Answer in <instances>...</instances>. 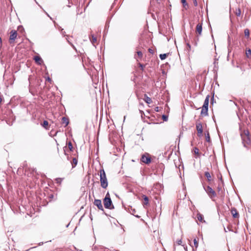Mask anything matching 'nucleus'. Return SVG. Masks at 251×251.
<instances>
[{
    "label": "nucleus",
    "mask_w": 251,
    "mask_h": 251,
    "mask_svg": "<svg viewBox=\"0 0 251 251\" xmlns=\"http://www.w3.org/2000/svg\"><path fill=\"white\" fill-rule=\"evenodd\" d=\"M240 135L244 146L249 145L251 143V135L248 129L241 130Z\"/></svg>",
    "instance_id": "f257e3e1"
},
{
    "label": "nucleus",
    "mask_w": 251,
    "mask_h": 251,
    "mask_svg": "<svg viewBox=\"0 0 251 251\" xmlns=\"http://www.w3.org/2000/svg\"><path fill=\"white\" fill-rule=\"evenodd\" d=\"M100 186L104 189H106L108 186V181L106 177V174L103 169L100 170Z\"/></svg>",
    "instance_id": "f03ea898"
},
{
    "label": "nucleus",
    "mask_w": 251,
    "mask_h": 251,
    "mask_svg": "<svg viewBox=\"0 0 251 251\" xmlns=\"http://www.w3.org/2000/svg\"><path fill=\"white\" fill-rule=\"evenodd\" d=\"M103 204L105 208L109 209H112L114 208V206L112 204L110 194L108 192L106 194V196L103 199Z\"/></svg>",
    "instance_id": "7ed1b4c3"
},
{
    "label": "nucleus",
    "mask_w": 251,
    "mask_h": 251,
    "mask_svg": "<svg viewBox=\"0 0 251 251\" xmlns=\"http://www.w3.org/2000/svg\"><path fill=\"white\" fill-rule=\"evenodd\" d=\"M209 96L208 95L206 97L203 105L202 107L201 111V116H206L208 115V105H209Z\"/></svg>",
    "instance_id": "20e7f679"
},
{
    "label": "nucleus",
    "mask_w": 251,
    "mask_h": 251,
    "mask_svg": "<svg viewBox=\"0 0 251 251\" xmlns=\"http://www.w3.org/2000/svg\"><path fill=\"white\" fill-rule=\"evenodd\" d=\"M9 43L10 44H13L15 42V39L17 37V32L15 30H12L10 33Z\"/></svg>",
    "instance_id": "39448f33"
},
{
    "label": "nucleus",
    "mask_w": 251,
    "mask_h": 251,
    "mask_svg": "<svg viewBox=\"0 0 251 251\" xmlns=\"http://www.w3.org/2000/svg\"><path fill=\"white\" fill-rule=\"evenodd\" d=\"M205 190L211 198H214L216 196L215 191L210 186H208L205 188Z\"/></svg>",
    "instance_id": "423d86ee"
},
{
    "label": "nucleus",
    "mask_w": 251,
    "mask_h": 251,
    "mask_svg": "<svg viewBox=\"0 0 251 251\" xmlns=\"http://www.w3.org/2000/svg\"><path fill=\"white\" fill-rule=\"evenodd\" d=\"M196 129L197 130V135L199 137H201L202 135L203 129L202 124L199 121L196 122Z\"/></svg>",
    "instance_id": "0eeeda50"
},
{
    "label": "nucleus",
    "mask_w": 251,
    "mask_h": 251,
    "mask_svg": "<svg viewBox=\"0 0 251 251\" xmlns=\"http://www.w3.org/2000/svg\"><path fill=\"white\" fill-rule=\"evenodd\" d=\"M141 160L142 162L148 164L151 162V157L149 153L142 155Z\"/></svg>",
    "instance_id": "6e6552de"
},
{
    "label": "nucleus",
    "mask_w": 251,
    "mask_h": 251,
    "mask_svg": "<svg viewBox=\"0 0 251 251\" xmlns=\"http://www.w3.org/2000/svg\"><path fill=\"white\" fill-rule=\"evenodd\" d=\"M202 30V23H199L196 27V34L197 37L201 35Z\"/></svg>",
    "instance_id": "1a4fd4ad"
},
{
    "label": "nucleus",
    "mask_w": 251,
    "mask_h": 251,
    "mask_svg": "<svg viewBox=\"0 0 251 251\" xmlns=\"http://www.w3.org/2000/svg\"><path fill=\"white\" fill-rule=\"evenodd\" d=\"M94 204L96 205L99 210L104 211L101 201L100 200L95 199L94 201Z\"/></svg>",
    "instance_id": "9d476101"
},
{
    "label": "nucleus",
    "mask_w": 251,
    "mask_h": 251,
    "mask_svg": "<svg viewBox=\"0 0 251 251\" xmlns=\"http://www.w3.org/2000/svg\"><path fill=\"white\" fill-rule=\"evenodd\" d=\"M231 213L234 218H238L239 217V213L235 208H232L231 209Z\"/></svg>",
    "instance_id": "9b49d317"
},
{
    "label": "nucleus",
    "mask_w": 251,
    "mask_h": 251,
    "mask_svg": "<svg viewBox=\"0 0 251 251\" xmlns=\"http://www.w3.org/2000/svg\"><path fill=\"white\" fill-rule=\"evenodd\" d=\"M196 216H197V218L198 220L200 222H201V223H205V221L204 220L203 216L200 213H197Z\"/></svg>",
    "instance_id": "f8f14e48"
},
{
    "label": "nucleus",
    "mask_w": 251,
    "mask_h": 251,
    "mask_svg": "<svg viewBox=\"0 0 251 251\" xmlns=\"http://www.w3.org/2000/svg\"><path fill=\"white\" fill-rule=\"evenodd\" d=\"M35 62L38 65H41L43 63V61L39 56H35L34 57Z\"/></svg>",
    "instance_id": "ddd939ff"
},
{
    "label": "nucleus",
    "mask_w": 251,
    "mask_h": 251,
    "mask_svg": "<svg viewBox=\"0 0 251 251\" xmlns=\"http://www.w3.org/2000/svg\"><path fill=\"white\" fill-rule=\"evenodd\" d=\"M142 197L143 200V204L145 207V205H148L149 204V200L148 197L146 195H143Z\"/></svg>",
    "instance_id": "4468645a"
},
{
    "label": "nucleus",
    "mask_w": 251,
    "mask_h": 251,
    "mask_svg": "<svg viewBox=\"0 0 251 251\" xmlns=\"http://www.w3.org/2000/svg\"><path fill=\"white\" fill-rule=\"evenodd\" d=\"M90 39L92 42V43L95 45V44H97V37H95L93 34H91L90 37Z\"/></svg>",
    "instance_id": "2eb2a0df"
},
{
    "label": "nucleus",
    "mask_w": 251,
    "mask_h": 251,
    "mask_svg": "<svg viewBox=\"0 0 251 251\" xmlns=\"http://www.w3.org/2000/svg\"><path fill=\"white\" fill-rule=\"evenodd\" d=\"M143 99H144V101L148 104H150L152 102L151 99L150 97H149L146 94H144V97Z\"/></svg>",
    "instance_id": "dca6fc26"
},
{
    "label": "nucleus",
    "mask_w": 251,
    "mask_h": 251,
    "mask_svg": "<svg viewBox=\"0 0 251 251\" xmlns=\"http://www.w3.org/2000/svg\"><path fill=\"white\" fill-rule=\"evenodd\" d=\"M62 124H64L65 125V126H67L69 123V119L68 118L65 117H63L62 118Z\"/></svg>",
    "instance_id": "f3484780"
},
{
    "label": "nucleus",
    "mask_w": 251,
    "mask_h": 251,
    "mask_svg": "<svg viewBox=\"0 0 251 251\" xmlns=\"http://www.w3.org/2000/svg\"><path fill=\"white\" fill-rule=\"evenodd\" d=\"M234 13L237 16H240L241 14V10L240 7H238L236 8L234 11Z\"/></svg>",
    "instance_id": "a211bd4d"
},
{
    "label": "nucleus",
    "mask_w": 251,
    "mask_h": 251,
    "mask_svg": "<svg viewBox=\"0 0 251 251\" xmlns=\"http://www.w3.org/2000/svg\"><path fill=\"white\" fill-rule=\"evenodd\" d=\"M41 125L46 129H49V122L47 121H44Z\"/></svg>",
    "instance_id": "6ab92c4d"
},
{
    "label": "nucleus",
    "mask_w": 251,
    "mask_h": 251,
    "mask_svg": "<svg viewBox=\"0 0 251 251\" xmlns=\"http://www.w3.org/2000/svg\"><path fill=\"white\" fill-rule=\"evenodd\" d=\"M72 168H75L77 164V159L76 158H73L71 161Z\"/></svg>",
    "instance_id": "aec40b11"
},
{
    "label": "nucleus",
    "mask_w": 251,
    "mask_h": 251,
    "mask_svg": "<svg viewBox=\"0 0 251 251\" xmlns=\"http://www.w3.org/2000/svg\"><path fill=\"white\" fill-rule=\"evenodd\" d=\"M246 57L248 58H250L251 57V50L250 49H247L246 50Z\"/></svg>",
    "instance_id": "412c9836"
},
{
    "label": "nucleus",
    "mask_w": 251,
    "mask_h": 251,
    "mask_svg": "<svg viewBox=\"0 0 251 251\" xmlns=\"http://www.w3.org/2000/svg\"><path fill=\"white\" fill-rule=\"evenodd\" d=\"M204 176L207 178L208 181H210L212 180L211 175L208 172H205L204 173Z\"/></svg>",
    "instance_id": "4be33fe9"
},
{
    "label": "nucleus",
    "mask_w": 251,
    "mask_h": 251,
    "mask_svg": "<svg viewBox=\"0 0 251 251\" xmlns=\"http://www.w3.org/2000/svg\"><path fill=\"white\" fill-rule=\"evenodd\" d=\"M250 30L248 28H246L244 30V34L245 36L247 38H249L250 37Z\"/></svg>",
    "instance_id": "5701e85b"
},
{
    "label": "nucleus",
    "mask_w": 251,
    "mask_h": 251,
    "mask_svg": "<svg viewBox=\"0 0 251 251\" xmlns=\"http://www.w3.org/2000/svg\"><path fill=\"white\" fill-rule=\"evenodd\" d=\"M193 151L195 154L197 155V156H199L200 155V153L199 152V150L198 148L195 147L193 149Z\"/></svg>",
    "instance_id": "b1692460"
},
{
    "label": "nucleus",
    "mask_w": 251,
    "mask_h": 251,
    "mask_svg": "<svg viewBox=\"0 0 251 251\" xmlns=\"http://www.w3.org/2000/svg\"><path fill=\"white\" fill-rule=\"evenodd\" d=\"M67 145L68 147V148L69 149V150L72 151L73 149V144L72 143H71V142H69L68 143H67Z\"/></svg>",
    "instance_id": "393cba45"
},
{
    "label": "nucleus",
    "mask_w": 251,
    "mask_h": 251,
    "mask_svg": "<svg viewBox=\"0 0 251 251\" xmlns=\"http://www.w3.org/2000/svg\"><path fill=\"white\" fill-rule=\"evenodd\" d=\"M167 56V54L164 53V54H160L159 55L160 58L161 60L165 59Z\"/></svg>",
    "instance_id": "a878e982"
},
{
    "label": "nucleus",
    "mask_w": 251,
    "mask_h": 251,
    "mask_svg": "<svg viewBox=\"0 0 251 251\" xmlns=\"http://www.w3.org/2000/svg\"><path fill=\"white\" fill-rule=\"evenodd\" d=\"M194 244L196 249H197L198 247L199 243L198 241L196 238L194 239Z\"/></svg>",
    "instance_id": "bb28decb"
},
{
    "label": "nucleus",
    "mask_w": 251,
    "mask_h": 251,
    "mask_svg": "<svg viewBox=\"0 0 251 251\" xmlns=\"http://www.w3.org/2000/svg\"><path fill=\"white\" fill-rule=\"evenodd\" d=\"M137 57L139 58H141L143 56V53L140 51L137 52Z\"/></svg>",
    "instance_id": "cd10ccee"
},
{
    "label": "nucleus",
    "mask_w": 251,
    "mask_h": 251,
    "mask_svg": "<svg viewBox=\"0 0 251 251\" xmlns=\"http://www.w3.org/2000/svg\"><path fill=\"white\" fill-rule=\"evenodd\" d=\"M182 243V240L181 239H178L176 241V244L178 245H181Z\"/></svg>",
    "instance_id": "c85d7f7f"
},
{
    "label": "nucleus",
    "mask_w": 251,
    "mask_h": 251,
    "mask_svg": "<svg viewBox=\"0 0 251 251\" xmlns=\"http://www.w3.org/2000/svg\"><path fill=\"white\" fill-rule=\"evenodd\" d=\"M181 1L184 7H185L186 5H187V3L186 2V0H181Z\"/></svg>",
    "instance_id": "c756f323"
},
{
    "label": "nucleus",
    "mask_w": 251,
    "mask_h": 251,
    "mask_svg": "<svg viewBox=\"0 0 251 251\" xmlns=\"http://www.w3.org/2000/svg\"><path fill=\"white\" fill-rule=\"evenodd\" d=\"M138 65H139V66L141 68V70L143 71L145 66L140 63H138Z\"/></svg>",
    "instance_id": "7c9ffc66"
},
{
    "label": "nucleus",
    "mask_w": 251,
    "mask_h": 251,
    "mask_svg": "<svg viewBox=\"0 0 251 251\" xmlns=\"http://www.w3.org/2000/svg\"><path fill=\"white\" fill-rule=\"evenodd\" d=\"M148 51L150 53H151L152 54H153L154 52V50L151 48L149 49Z\"/></svg>",
    "instance_id": "2f4dec72"
},
{
    "label": "nucleus",
    "mask_w": 251,
    "mask_h": 251,
    "mask_svg": "<svg viewBox=\"0 0 251 251\" xmlns=\"http://www.w3.org/2000/svg\"><path fill=\"white\" fill-rule=\"evenodd\" d=\"M206 140L207 142H210V136L209 133L207 134V135L206 136Z\"/></svg>",
    "instance_id": "473e14b6"
},
{
    "label": "nucleus",
    "mask_w": 251,
    "mask_h": 251,
    "mask_svg": "<svg viewBox=\"0 0 251 251\" xmlns=\"http://www.w3.org/2000/svg\"><path fill=\"white\" fill-rule=\"evenodd\" d=\"M194 0V4L195 6H197L198 5L197 0Z\"/></svg>",
    "instance_id": "72a5a7b5"
},
{
    "label": "nucleus",
    "mask_w": 251,
    "mask_h": 251,
    "mask_svg": "<svg viewBox=\"0 0 251 251\" xmlns=\"http://www.w3.org/2000/svg\"><path fill=\"white\" fill-rule=\"evenodd\" d=\"M155 111H156V112H158L159 111V107H156L154 109Z\"/></svg>",
    "instance_id": "f704fd0d"
},
{
    "label": "nucleus",
    "mask_w": 251,
    "mask_h": 251,
    "mask_svg": "<svg viewBox=\"0 0 251 251\" xmlns=\"http://www.w3.org/2000/svg\"><path fill=\"white\" fill-rule=\"evenodd\" d=\"M187 47H188V48H189V49H191V46H190V45L189 44H188H188H187Z\"/></svg>",
    "instance_id": "c9c22d12"
},
{
    "label": "nucleus",
    "mask_w": 251,
    "mask_h": 251,
    "mask_svg": "<svg viewBox=\"0 0 251 251\" xmlns=\"http://www.w3.org/2000/svg\"><path fill=\"white\" fill-rule=\"evenodd\" d=\"M1 42H2V41H1V38H0V44H1Z\"/></svg>",
    "instance_id": "e433bc0d"
},
{
    "label": "nucleus",
    "mask_w": 251,
    "mask_h": 251,
    "mask_svg": "<svg viewBox=\"0 0 251 251\" xmlns=\"http://www.w3.org/2000/svg\"><path fill=\"white\" fill-rule=\"evenodd\" d=\"M133 215H135V216H136V217H139V216H137V215H135V213H133Z\"/></svg>",
    "instance_id": "4c0bfd02"
},
{
    "label": "nucleus",
    "mask_w": 251,
    "mask_h": 251,
    "mask_svg": "<svg viewBox=\"0 0 251 251\" xmlns=\"http://www.w3.org/2000/svg\"><path fill=\"white\" fill-rule=\"evenodd\" d=\"M193 251H196V250L193 249Z\"/></svg>",
    "instance_id": "58836bf2"
}]
</instances>
